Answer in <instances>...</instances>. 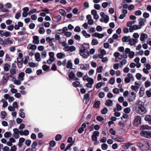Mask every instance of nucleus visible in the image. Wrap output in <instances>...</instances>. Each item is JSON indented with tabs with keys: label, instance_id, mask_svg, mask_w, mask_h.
I'll return each instance as SVG.
<instances>
[{
	"label": "nucleus",
	"instance_id": "13",
	"mask_svg": "<svg viewBox=\"0 0 151 151\" xmlns=\"http://www.w3.org/2000/svg\"><path fill=\"white\" fill-rule=\"evenodd\" d=\"M24 109H21L19 111V116L22 118H24L25 117V113L23 112Z\"/></svg>",
	"mask_w": 151,
	"mask_h": 151
},
{
	"label": "nucleus",
	"instance_id": "9",
	"mask_svg": "<svg viewBox=\"0 0 151 151\" xmlns=\"http://www.w3.org/2000/svg\"><path fill=\"white\" fill-rule=\"evenodd\" d=\"M80 68L82 70H87L89 68V64H80Z\"/></svg>",
	"mask_w": 151,
	"mask_h": 151
},
{
	"label": "nucleus",
	"instance_id": "44",
	"mask_svg": "<svg viewBox=\"0 0 151 151\" xmlns=\"http://www.w3.org/2000/svg\"><path fill=\"white\" fill-rule=\"evenodd\" d=\"M98 44V42L96 40L93 39L91 41V44L92 45H96Z\"/></svg>",
	"mask_w": 151,
	"mask_h": 151
},
{
	"label": "nucleus",
	"instance_id": "1",
	"mask_svg": "<svg viewBox=\"0 0 151 151\" xmlns=\"http://www.w3.org/2000/svg\"><path fill=\"white\" fill-rule=\"evenodd\" d=\"M90 48L88 43H84L81 45V47H79V54L82 56L83 58H87L89 55V53L92 55L95 52V49L94 48L91 49L89 52L88 50Z\"/></svg>",
	"mask_w": 151,
	"mask_h": 151
},
{
	"label": "nucleus",
	"instance_id": "54",
	"mask_svg": "<svg viewBox=\"0 0 151 151\" xmlns=\"http://www.w3.org/2000/svg\"><path fill=\"white\" fill-rule=\"evenodd\" d=\"M130 38V37L129 36L128 37H127V36H125L124 37L122 38V41L123 42H128V38Z\"/></svg>",
	"mask_w": 151,
	"mask_h": 151
},
{
	"label": "nucleus",
	"instance_id": "28",
	"mask_svg": "<svg viewBox=\"0 0 151 151\" xmlns=\"http://www.w3.org/2000/svg\"><path fill=\"white\" fill-rule=\"evenodd\" d=\"M4 70L5 71H8L10 67V65L7 63H6L4 66Z\"/></svg>",
	"mask_w": 151,
	"mask_h": 151
},
{
	"label": "nucleus",
	"instance_id": "33",
	"mask_svg": "<svg viewBox=\"0 0 151 151\" xmlns=\"http://www.w3.org/2000/svg\"><path fill=\"white\" fill-rule=\"evenodd\" d=\"M12 133L10 132H5L4 134V137L7 138L10 137L12 136Z\"/></svg>",
	"mask_w": 151,
	"mask_h": 151
},
{
	"label": "nucleus",
	"instance_id": "47",
	"mask_svg": "<svg viewBox=\"0 0 151 151\" xmlns=\"http://www.w3.org/2000/svg\"><path fill=\"white\" fill-rule=\"evenodd\" d=\"M5 61H10L11 60V58L9 57V54H6L5 55Z\"/></svg>",
	"mask_w": 151,
	"mask_h": 151
},
{
	"label": "nucleus",
	"instance_id": "48",
	"mask_svg": "<svg viewBox=\"0 0 151 151\" xmlns=\"http://www.w3.org/2000/svg\"><path fill=\"white\" fill-rule=\"evenodd\" d=\"M37 9H33L31 10H30L28 12V14L29 15H30L32 14L35 13L36 12Z\"/></svg>",
	"mask_w": 151,
	"mask_h": 151
},
{
	"label": "nucleus",
	"instance_id": "60",
	"mask_svg": "<svg viewBox=\"0 0 151 151\" xmlns=\"http://www.w3.org/2000/svg\"><path fill=\"white\" fill-rule=\"evenodd\" d=\"M130 111V109L129 107H127L125 109H124V112L126 114L129 113Z\"/></svg>",
	"mask_w": 151,
	"mask_h": 151
},
{
	"label": "nucleus",
	"instance_id": "50",
	"mask_svg": "<svg viewBox=\"0 0 151 151\" xmlns=\"http://www.w3.org/2000/svg\"><path fill=\"white\" fill-rule=\"evenodd\" d=\"M108 148V145L106 144H104L101 145V148L102 150H105Z\"/></svg>",
	"mask_w": 151,
	"mask_h": 151
},
{
	"label": "nucleus",
	"instance_id": "25",
	"mask_svg": "<svg viewBox=\"0 0 151 151\" xmlns=\"http://www.w3.org/2000/svg\"><path fill=\"white\" fill-rule=\"evenodd\" d=\"M53 20L55 22H60L62 20L61 17L59 14L56 17L54 18Z\"/></svg>",
	"mask_w": 151,
	"mask_h": 151
},
{
	"label": "nucleus",
	"instance_id": "34",
	"mask_svg": "<svg viewBox=\"0 0 151 151\" xmlns=\"http://www.w3.org/2000/svg\"><path fill=\"white\" fill-rule=\"evenodd\" d=\"M124 138L123 137H117L115 139L116 141L119 142H123L124 141Z\"/></svg>",
	"mask_w": 151,
	"mask_h": 151
},
{
	"label": "nucleus",
	"instance_id": "55",
	"mask_svg": "<svg viewBox=\"0 0 151 151\" xmlns=\"http://www.w3.org/2000/svg\"><path fill=\"white\" fill-rule=\"evenodd\" d=\"M81 30V28L78 26H76L74 29V31L76 32H79Z\"/></svg>",
	"mask_w": 151,
	"mask_h": 151
},
{
	"label": "nucleus",
	"instance_id": "56",
	"mask_svg": "<svg viewBox=\"0 0 151 151\" xmlns=\"http://www.w3.org/2000/svg\"><path fill=\"white\" fill-rule=\"evenodd\" d=\"M14 28V26L13 24L10 25L7 27V29L10 31L12 30Z\"/></svg>",
	"mask_w": 151,
	"mask_h": 151
},
{
	"label": "nucleus",
	"instance_id": "29",
	"mask_svg": "<svg viewBox=\"0 0 151 151\" xmlns=\"http://www.w3.org/2000/svg\"><path fill=\"white\" fill-rule=\"evenodd\" d=\"M1 102L3 103L2 107L3 108H6L8 105V103L6 101H5L4 99H2L1 101Z\"/></svg>",
	"mask_w": 151,
	"mask_h": 151
},
{
	"label": "nucleus",
	"instance_id": "49",
	"mask_svg": "<svg viewBox=\"0 0 151 151\" xmlns=\"http://www.w3.org/2000/svg\"><path fill=\"white\" fill-rule=\"evenodd\" d=\"M113 92L115 94H118L119 93V90L118 88H115L113 90Z\"/></svg>",
	"mask_w": 151,
	"mask_h": 151
},
{
	"label": "nucleus",
	"instance_id": "22",
	"mask_svg": "<svg viewBox=\"0 0 151 151\" xmlns=\"http://www.w3.org/2000/svg\"><path fill=\"white\" fill-rule=\"evenodd\" d=\"M35 60L36 61H40V55L39 52H37L35 54Z\"/></svg>",
	"mask_w": 151,
	"mask_h": 151
},
{
	"label": "nucleus",
	"instance_id": "12",
	"mask_svg": "<svg viewBox=\"0 0 151 151\" xmlns=\"http://www.w3.org/2000/svg\"><path fill=\"white\" fill-rule=\"evenodd\" d=\"M141 130H143L145 129L151 130V127H150L148 125H142L140 128Z\"/></svg>",
	"mask_w": 151,
	"mask_h": 151
},
{
	"label": "nucleus",
	"instance_id": "57",
	"mask_svg": "<svg viewBox=\"0 0 151 151\" xmlns=\"http://www.w3.org/2000/svg\"><path fill=\"white\" fill-rule=\"evenodd\" d=\"M119 125L122 127H124L125 126L124 121H119Z\"/></svg>",
	"mask_w": 151,
	"mask_h": 151
},
{
	"label": "nucleus",
	"instance_id": "32",
	"mask_svg": "<svg viewBox=\"0 0 151 151\" xmlns=\"http://www.w3.org/2000/svg\"><path fill=\"white\" fill-rule=\"evenodd\" d=\"M59 12L63 16L65 17L66 14V13L65 10L63 9H60L59 10Z\"/></svg>",
	"mask_w": 151,
	"mask_h": 151
},
{
	"label": "nucleus",
	"instance_id": "26",
	"mask_svg": "<svg viewBox=\"0 0 151 151\" xmlns=\"http://www.w3.org/2000/svg\"><path fill=\"white\" fill-rule=\"evenodd\" d=\"M144 88L143 87V86L141 87L139 93L140 97H142L143 96L144 93Z\"/></svg>",
	"mask_w": 151,
	"mask_h": 151
},
{
	"label": "nucleus",
	"instance_id": "51",
	"mask_svg": "<svg viewBox=\"0 0 151 151\" xmlns=\"http://www.w3.org/2000/svg\"><path fill=\"white\" fill-rule=\"evenodd\" d=\"M150 82L148 81H146L145 83V86L146 88L149 87L150 86Z\"/></svg>",
	"mask_w": 151,
	"mask_h": 151
},
{
	"label": "nucleus",
	"instance_id": "21",
	"mask_svg": "<svg viewBox=\"0 0 151 151\" xmlns=\"http://www.w3.org/2000/svg\"><path fill=\"white\" fill-rule=\"evenodd\" d=\"M105 104L108 106H112L113 105V101L111 100L108 99L106 101Z\"/></svg>",
	"mask_w": 151,
	"mask_h": 151
},
{
	"label": "nucleus",
	"instance_id": "43",
	"mask_svg": "<svg viewBox=\"0 0 151 151\" xmlns=\"http://www.w3.org/2000/svg\"><path fill=\"white\" fill-rule=\"evenodd\" d=\"M47 52L45 50L42 51L41 53V56L42 58H44L46 57Z\"/></svg>",
	"mask_w": 151,
	"mask_h": 151
},
{
	"label": "nucleus",
	"instance_id": "42",
	"mask_svg": "<svg viewBox=\"0 0 151 151\" xmlns=\"http://www.w3.org/2000/svg\"><path fill=\"white\" fill-rule=\"evenodd\" d=\"M110 3H108L107 2H103L102 4V6L104 8H106L108 5H109Z\"/></svg>",
	"mask_w": 151,
	"mask_h": 151
},
{
	"label": "nucleus",
	"instance_id": "59",
	"mask_svg": "<svg viewBox=\"0 0 151 151\" xmlns=\"http://www.w3.org/2000/svg\"><path fill=\"white\" fill-rule=\"evenodd\" d=\"M49 144L50 146L51 147H54L55 145L56 142L52 140L50 142Z\"/></svg>",
	"mask_w": 151,
	"mask_h": 151
},
{
	"label": "nucleus",
	"instance_id": "16",
	"mask_svg": "<svg viewBox=\"0 0 151 151\" xmlns=\"http://www.w3.org/2000/svg\"><path fill=\"white\" fill-rule=\"evenodd\" d=\"M56 56L58 58L60 59L65 57V55L63 52H59L57 54Z\"/></svg>",
	"mask_w": 151,
	"mask_h": 151
},
{
	"label": "nucleus",
	"instance_id": "40",
	"mask_svg": "<svg viewBox=\"0 0 151 151\" xmlns=\"http://www.w3.org/2000/svg\"><path fill=\"white\" fill-rule=\"evenodd\" d=\"M14 83L16 85H20L21 84V81L19 80H17L15 78L14 80H13Z\"/></svg>",
	"mask_w": 151,
	"mask_h": 151
},
{
	"label": "nucleus",
	"instance_id": "58",
	"mask_svg": "<svg viewBox=\"0 0 151 151\" xmlns=\"http://www.w3.org/2000/svg\"><path fill=\"white\" fill-rule=\"evenodd\" d=\"M61 138V135L60 134H57L55 137V140L56 141H59Z\"/></svg>",
	"mask_w": 151,
	"mask_h": 151
},
{
	"label": "nucleus",
	"instance_id": "45",
	"mask_svg": "<svg viewBox=\"0 0 151 151\" xmlns=\"http://www.w3.org/2000/svg\"><path fill=\"white\" fill-rule=\"evenodd\" d=\"M108 112V109L106 107H104L101 110V113L102 114H104Z\"/></svg>",
	"mask_w": 151,
	"mask_h": 151
},
{
	"label": "nucleus",
	"instance_id": "31",
	"mask_svg": "<svg viewBox=\"0 0 151 151\" xmlns=\"http://www.w3.org/2000/svg\"><path fill=\"white\" fill-rule=\"evenodd\" d=\"M82 32L83 35L85 36L86 38H87L91 36V35L90 34H88L85 30H83Z\"/></svg>",
	"mask_w": 151,
	"mask_h": 151
},
{
	"label": "nucleus",
	"instance_id": "46",
	"mask_svg": "<svg viewBox=\"0 0 151 151\" xmlns=\"http://www.w3.org/2000/svg\"><path fill=\"white\" fill-rule=\"evenodd\" d=\"M115 81V78H114L112 77L109 80V82L110 84L111 85H113L114 84Z\"/></svg>",
	"mask_w": 151,
	"mask_h": 151
},
{
	"label": "nucleus",
	"instance_id": "63",
	"mask_svg": "<svg viewBox=\"0 0 151 151\" xmlns=\"http://www.w3.org/2000/svg\"><path fill=\"white\" fill-rule=\"evenodd\" d=\"M31 143V141L29 139L25 141V144L28 146L30 145Z\"/></svg>",
	"mask_w": 151,
	"mask_h": 151
},
{
	"label": "nucleus",
	"instance_id": "17",
	"mask_svg": "<svg viewBox=\"0 0 151 151\" xmlns=\"http://www.w3.org/2000/svg\"><path fill=\"white\" fill-rule=\"evenodd\" d=\"M33 43L35 44H38L39 42V37L38 36H34L33 37Z\"/></svg>",
	"mask_w": 151,
	"mask_h": 151
},
{
	"label": "nucleus",
	"instance_id": "64",
	"mask_svg": "<svg viewBox=\"0 0 151 151\" xmlns=\"http://www.w3.org/2000/svg\"><path fill=\"white\" fill-rule=\"evenodd\" d=\"M143 17L145 18H147L150 16L149 14L146 12H144L143 14Z\"/></svg>",
	"mask_w": 151,
	"mask_h": 151
},
{
	"label": "nucleus",
	"instance_id": "23",
	"mask_svg": "<svg viewBox=\"0 0 151 151\" xmlns=\"http://www.w3.org/2000/svg\"><path fill=\"white\" fill-rule=\"evenodd\" d=\"M100 101L98 100L96 101L93 105V107L94 108H98L100 107Z\"/></svg>",
	"mask_w": 151,
	"mask_h": 151
},
{
	"label": "nucleus",
	"instance_id": "30",
	"mask_svg": "<svg viewBox=\"0 0 151 151\" xmlns=\"http://www.w3.org/2000/svg\"><path fill=\"white\" fill-rule=\"evenodd\" d=\"M42 68L43 70L45 71H47L50 69V67L49 66L45 65H43Z\"/></svg>",
	"mask_w": 151,
	"mask_h": 151
},
{
	"label": "nucleus",
	"instance_id": "41",
	"mask_svg": "<svg viewBox=\"0 0 151 151\" xmlns=\"http://www.w3.org/2000/svg\"><path fill=\"white\" fill-rule=\"evenodd\" d=\"M103 86V83L102 82H99L96 85L95 87L96 88L99 89Z\"/></svg>",
	"mask_w": 151,
	"mask_h": 151
},
{
	"label": "nucleus",
	"instance_id": "15",
	"mask_svg": "<svg viewBox=\"0 0 151 151\" xmlns=\"http://www.w3.org/2000/svg\"><path fill=\"white\" fill-rule=\"evenodd\" d=\"M37 46L34 45H32V44H29L27 46V48L29 50L31 49L32 50H34L36 49Z\"/></svg>",
	"mask_w": 151,
	"mask_h": 151
},
{
	"label": "nucleus",
	"instance_id": "5",
	"mask_svg": "<svg viewBox=\"0 0 151 151\" xmlns=\"http://www.w3.org/2000/svg\"><path fill=\"white\" fill-rule=\"evenodd\" d=\"M136 112L140 114H143L146 112V109L144 106L140 107L139 108H136Z\"/></svg>",
	"mask_w": 151,
	"mask_h": 151
},
{
	"label": "nucleus",
	"instance_id": "61",
	"mask_svg": "<svg viewBox=\"0 0 151 151\" xmlns=\"http://www.w3.org/2000/svg\"><path fill=\"white\" fill-rule=\"evenodd\" d=\"M109 132L112 135H115L116 133V131L114 130L112 128L110 129Z\"/></svg>",
	"mask_w": 151,
	"mask_h": 151
},
{
	"label": "nucleus",
	"instance_id": "7",
	"mask_svg": "<svg viewBox=\"0 0 151 151\" xmlns=\"http://www.w3.org/2000/svg\"><path fill=\"white\" fill-rule=\"evenodd\" d=\"M92 91H89L88 93H87L85 94L84 96V99H86V102L87 101V102L86 103H87L89 100L90 99V95L92 94Z\"/></svg>",
	"mask_w": 151,
	"mask_h": 151
},
{
	"label": "nucleus",
	"instance_id": "3",
	"mask_svg": "<svg viewBox=\"0 0 151 151\" xmlns=\"http://www.w3.org/2000/svg\"><path fill=\"white\" fill-rule=\"evenodd\" d=\"M141 118L138 116L135 117L133 125L134 126L137 127L140 126L141 124Z\"/></svg>",
	"mask_w": 151,
	"mask_h": 151
},
{
	"label": "nucleus",
	"instance_id": "39",
	"mask_svg": "<svg viewBox=\"0 0 151 151\" xmlns=\"http://www.w3.org/2000/svg\"><path fill=\"white\" fill-rule=\"evenodd\" d=\"M135 77L138 80H140L141 78L142 75L140 73H137L136 74Z\"/></svg>",
	"mask_w": 151,
	"mask_h": 151
},
{
	"label": "nucleus",
	"instance_id": "10",
	"mask_svg": "<svg viewBox=\"0 0 151 151\" xmlns=\"http://www.w3.org/2000/svg\"><path fill=\"white\" fill-rule=\"evenodd\" d=\"M105 17L104 18H102L100 19V21L101 22H104L106 23H107L109 20V16L107 15H105Z\"/></svg>",
	"mask_w": 151,
	"mask_h": 151
},
{
	"label": "nucleus",
	"instance_id": "11",
	"mask_svg": "<svg viewBox=\"0 0 151 151\" xmlns=\"http://www.w3.org/2000/svg\"><path fill=\"white\" fill-rule=\"evenodd\" d=\"M139 25L141 26V28L142 26L145 25L144 22H146V19L144 18H140L139 19Z\"/></svg>",
	"mask_w": 151,
	"mask_h": 151
},
{
	"label": "nucleus",
	"instance_id": "27",
	"mask_svg": "<svg viewBox=\"0 0 151 151\" xmlns=\"http://www.w3.org/2000/svg\"><path fill=\"white\" fill-rule=\"evenodd\" d=\"M17 65L18 67L19 68H21L22 67L23 65V62L21 61V60H19L18 59V58H17Z\"/></svg>",
	"mask_w": 151,
	"mask_h": 151
},
{
	"label": "nucleus",
	"instance_id": "19",
	"mask_svg": "<svg viewBox=\"0 0 151 151\" xmlns=\"http://www.w3.org/2000/svg\"><path fill=\"white\" fill-rule=\"evenodd\" d=\"M25 74L23 72H21L18 74V78L21 81L24 80V76Z\"/></svg>",
	"mask_w": 151,
	"mask_h": 151
},
{
	"label": "nucleus",
	"instance_id": "38",
	"mask_svg": "<svg viewBox=\"0 0 151 151\" xmlns=\"http://www.w3.org/2000/svg\"><path fill=\"white\" fill-rule=\"evenodd\" d=\"M141 28V26L139 25H133V30L140 29Z\"/></svg>",
	"mask_w": 151,
	"mask_h": 151
},
{
	"label": "nucleus",
	"instance_id": "4",
	"mask_svg": "<svg viewBox=\"0 0 151 151\" xmlns=\"http://www.w3.org/2000/svg\"><path fill=\"white\" fill-rule=\"evenodd\" d=\"M141 136L147 138H151V132L149 131H142L140 132Z\"/></svg>",
	"mask_w": 151,
	"mask_h": 151
},
{
	"label": "nucleus",
	"instance_id": "24",
	"mask_svg": "<svg viewBox=\"0 0 151 151\" xmlns=\"http://www.w3.org/2000/svg\"><path fill=\"white\" fill-rule=\"evenodd\" d=\"M127 26L129 27V32H132V21L128 22L127 23Z\"/></svg>",
	"mask_w": 151,
	"mask_h": 151
},
{
	"label": "nucleus",
	"instance_id": "2",
	"mask_svg": "<svg viewBox=\"0 0 151 151\" xmlns=\"http://www.w3.org/2000/svg\"><path fill=\"white\" fill-rule=\"evenodd\" d=\"M137 145L142 151H147L150 149L149 142L146 141H142Z\"/></svg>",
	"mask_w": 151,
	"mask_h": 151
},
{
	"label": "nucleus",
	"instance_id": "20",
	"mask_svg": "<svg viewBox=\"0 0 151 151\" xmlns=\"http://www.w3.org/2000/svg\"><path fill=\"white\" fill-rule=\"evenodd\" d=\"M73 65L72 63L71 62V60H68L67 61V64L66 68L68 69L70 68L71 69H74V68H72Z\"/></svg>",
	"mask_w": 151,
	"mask_h": 151
},
{
	"label": "nucleus",
	"instance_id": "8",
	"mask_svg": "<svg viewBox=\"0 0 151 151\" xmlns=\"http://www.w3.org/2000/svg\"><path fill=\"white\" fill-rule=\"evenodd\" d=\"M135 104L136 105V108L143 107L144 105V103L140 101V99H138L136 102Z\"/></svg>",
	"mask_w": 151,
	"mask_h": 151
},
{
	"label": "nucleus",
	"instance_id": "36",
	"mask_svg": "<svg viewBox=\"0 0 151 151\" xmlns=\"http://www.w3.org/2000/svg\"><path fill=\"white\" fill-rule=\"evenodd\" d=\"M39 32L40 34H43L45 32L44 28L43 27H40L39 29Z\"/></svg>",
	"mask_w": 151,
	"mask_h": 151
},
{
	"label": "nucleus",
	"instance_id": "53",
	"mask_svg": "<svg viewBox=\"0 0 151 151\" xmlns=\"http://www.w3.org/2000/svg\"><path fill=\"white\" fill-rule=\"evenodd\" d=\"M76 47L73 46L69 47V51L71 52H73L76 50Z\"/></svg>",
	"mask_w": 151,
	"mask_h": 151
},
{
	"label": "nucleus",
	"instance_id": "52",
	"mask_svg": "<svg viewBox=\"0 0 151 151\" xmlns=\"http://www.w3.org/2000/svg\"><path fill=\"white\" fill-rule=\"evenodd\" d=\"M150 91L149 89V90H147L146 91V94L148 98L151 97V92Z\"/></svg>",
	"mask_w": 151,
	"mask_h": 151
},
{
	"label": "nucleus",
	"instance_id": "35",
	"mask_svg": "<svg viewBox=\"0 0 151 151\" xmlns=\"http://www.w3.org/2000/svg\"><path fill=\"white\" fill-rule=\"evenodd\" d=\"M13 43V41L12 40H10L9 38H8L7 40H4V43L5 44H11Z\"/></svg>",
	"mask_w": 151,
	"mask_h": 151
},
{
	"label": "nucleus",
	"instance_id": "37",
	"mask_svg": "<svg viewBox=\"0 0 151 151\" xmlns=\"http://www.w3.org/2000/svg\"><path fill=\"white\" fill-rule=\"evenodd\" d=\"M80 84V83L79 81H76L72 83L73 86L75 87H79Z\"/></svg>",
	"mask_w": 151,
	"mask_h": 151
},
{
	"label": "nucleus",
	"instance_id": "14",
	"mask_svg": "<svg viewBox=\"0 0 151 151\" xmlns=\"http://www.w3.org/2000/svg\"><path fill=\"white\" fill-rule=\"evenodd\" d=\"M148 38V35L146 34L142 33L141 34L140 40L141 41H143L145 39Z\"/></svg>",
	"mask_w": 151,
	"mask_h": 151
},
{
	"label": "nucleus",
	"instance_id": "18",
	"mask_svg": "<svg viewBox=\"0 0 151 151\" xmlns=\"http://www.w3.org/2000/svg\"><path fill=\"white\" fill-rule=\"evenodd\" d=\"M68 76L69 79L67 77H66V78L68 80H72L73 79V78H74L75 77V74L73 72H71L70 73L68 74Z\"/></svg>",
	"mask_w": 151,
	"mask_h": 151
},
{
	"label": "nucleus",
	"instance_id": "6",
	"mask_svg": "<svg viewBox=\"0 0 151 151\" xmlns=\"http://www.w3.org/2000/svg\"><path fill=\"white\" fill-rule=\"evenodd\" d=\"M11 35V32L9 31L4 32V30H0V36L3 37L4 36L6 37H10Z\"/></svg>",
	"mask_w": 151,
	"mask_h": 151
},
{
	"label": "nucleus",
	"instance_id": "62",
	"mask_svg": "<svg viewBox=\"0 0 151 151\" xmlns=\"http://www.w3.org/2000/svg\"><path fill=\"white\" fill-rule=\"evenodd\" d=\"M25 72L26 73L30 74L32 72V70L30 68H27L25 70Z\"/></svg>",
	"mask_w": 151,
	"mask_h": 151
}]
</instances>
